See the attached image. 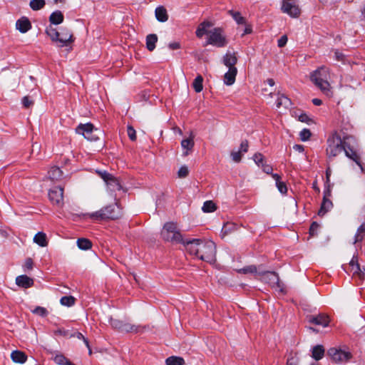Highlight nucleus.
I'll return each instance as SVG.
<instances>
[{"instance_id": "nucleus-56", "label": "nucleus", "mask_w": 365, "mask_h": 365, "mask_svg": "<svg viewBox=\"0 0 365 365\" xmlns=\"http://www.w3.org/2000/svg\"><path fill=\"white\" fill-rule=\"evenodd\" d=\"M262 170L267 174H272L273 168L271 165L266 164L265 163L260 166Z\"/></svg>"}, {"instance_id": "nucleus-54", "label": "nucleus", "mask_w": 365, "mask_h": 365, "mask_svg": "<svg viewBox=\"0 0 365 365\" xmlns=\"http://www.w3.org/2000/svg\"><path fill=\"white\" fill-rule=\"evenodd\" d=\"M22 104L24 108H29L31 106L34 104V101H31L29 96H24L22 98Z\"/></svg>"}, {"instance_id": "nucleus-23", "label": "nucleus", "mask_w": 365, "mask_h": 365, "mask_svg": "<svg viewBox=\"0 0 365 365\" xmlns=\"http://www.w3.org/2000/svg\"><path fill=\"white\" fill-rule=\"evenodd\" d=\"M155 14L157 20L160 22H165L168 19L167 11L163 6L157 7L155 11Z\"/></svg>"}, {"instance_id": "nucleus-14", "label": "nucleus", "mask_w": 365, "mask_h": 365, "mask_svg": "<svg viewBox=\"0 0 365 365\" xmlns=\"http://www.w3.org/2000/svg\"><path fill=\"white\" fill-rule=\"evenodd\" d=\"M222 62L228 68L235 67L237 62V53L235 51L227 52L223 56Z\"/></svg>"}, {"instance_id": "nucleus-1", "label": "nucleus", "mask_w": 365, "mask_h": 365, "mask_svg": "<svg viewBox=\"0 0 365 365\" xmlns=\"http://www.w3.org/2000/svg\"><path fill=\"white\" fill-rule=\"evenodd\" d=\"M356 139L349 135L334 132L327 139V155L330 157H336L343 150L349 158L354 161L363 170V164L360 156L356 152Z\"/></svg>"}, {"instance_id": "nucleus-26", "label": "nucleus", "mask_w": 365, "mask_h": 365, "mask_svg": "<svg viewBox=\"0 0 365 365\" xmlns=\"http://www.w3.org/2000/svg\"><path fill=\"white\" fill-rule=\"evenodd\" d=\"M49 21L52 24L58 25L63 22V15L61 11H56L49 16Z\"/></svg>"}, {"instance_id": "nucleus-48", "label": "nucleus", "mask_w": 365, "mask_h": 365, "mask_svg": "<svg viewBox=\"0 0 365 365\" xmlns=\"http://www.w3.org/2000/svg\"><path fill=\"white\" fill-rule=\"evenodd\" d=\"M276 186L278 189V190L282 193V194H287V185L284 182L282 181L281 180L277 181L276 182Z\"/></svg>"}, {"instance_id": "nucleus-34", "label": "nucleus", "mask_w": 365, "mask_h": 365, "mask_svg": "<svg viewBox=\"0 0 365 365\" xmlns=\"http://www.w3.org/2000/svg\"><path fill=\"white\" fill-rule=\"evenodd\" d=\"M45 0H31L29 3V6L34 11H38L42 9L45 6Z\"/></svg>"}, {"instance_id": "nucleus-7", "label": "nucleus", "mask_w": 365, "mask_h": 365, "mask_svg": "<svg viewBox=\"0 0 365 365\" xmlns=\"http://www.w3.org/2000/svg\"><path fill=\"white\" fill-rule=\"evenodd\" d=\"M109 322L113 329H117L119 331L138 333L141 329L139 326H135L117 319L110 318Z\"/></svg>"}, {"instance_id": "nucleus-62", "label": "nucleus", "mask_w": 365, "mask_h": 365, "mask_svg": "<svg viewBox=\"0 0 365 365\" xmlns=\"http://www.w3.org/2000/svg\"><path fill=\"white\" fill-rule=\"evenodd\" d=\"M330 176H331V170L328 168L326 170V182L325 184H330Z\"/></svg>"}, {"instance_id": "nucleus-37", "label": "nucleus", "mask_w": 365, "mask_h": 365, "mask_svg": "<svg viewBox=\"0 0 365 365\" xmlns=\"http://www.w3.org/2000/svg\"><path fill=\"white\" fill-rule=\"evenodd\" d=\"M264 274H267V275L270 276L271 277L269 279H272L274 282H275L277 284V286L279 288L280 292H283V288L282 287V286L280 284L279 276L276 272H265L264 273Z\"/></svg>"}, {"instance_id": "nucleus-30", "label": "nucleus", "mask_w": 365, "mask_h": 365, "mask_svg": "<svg viewBox=\"0 0 365 365\" xmlns=\"http://www.w3.org/2000/svg\"><path fill=\"white\" fill-rule=\"evenodd\" d=\"M228 14L233 18L238 25L245 24L246 20L242 16L239 11H235L233 10H229Z\"/></svg>"}, {"instance_id": "nucleus-17", "label": "nucleus", "mask_w": 365, "mask_h": 365, "mask_svg": "<svg viewBox=\"0 0 365 365\" xmlns=\"http://www.w3.org/2000/svg\"><path fill=\"white\" fill-rule=\"evenodd\" d=\"M59 37L58 41L61 43H73V38L71 31L67 29H62L60 32H58Z\"/></svg>"}, {"instance_id": "nucleus-38", "label": "nucleus", "mask_w": 365, "mask_h": 365, "mask_svg": "<svg viewBox=\"0 0 365 365\" xmlns=\"http://www.w3.org/2000/svg\"><path fill=\"white\" fill-rule=\"evenodd\" d=\"M334 58L336 61H340L342 63H346L348 61L346 56L338 49L334 51Z\"/></svg>"}, {"instance_id": "nucleus-40", "label": "nucleus", "mask_w": 365, "mask_h": 365, "mask_svg": "<svg viewBox=\"0 0 365 365\" xmlns=\"http://www.w3.org/2000/svg\"><path fill=\"white\" fill-rule=\"evenodd\" d=\"M46 34L53 41H58L59 34L56 29L49 27L46 29Z\"/></svg>"}, {"instance_id": "nucleus-21", "label": "nucleus", "mask_w": 365, "mask_h": 365, "mask_svg": "<svg viewBox=\"0 0 365 365\" xmlns=\"http://www.w3.org/2000/svg\"><path fill=\"white\" fill-rule=\"evenodd\" d=\"M106 185L108 190L111 192L120 191L123 188L119 180L114 176L106 183Z\"/></svg>"}, {"instance_id": "nucleus-61", "label": "nucleus", "mask_w": 365, "mask_h": 365, "mask_svg": "<svg viewBox=\"0 0 365 365\" xmlns=\"http://www.w3.org/2000/svg\"><path fill=\"white\" fill-rule=\"evenodd\" d=\"M244 25L245 26V27L242 33V36H244L247 34H250L252 32V27L250 25L247 24L246 22H245V24H244Z\"/></svg>"}, {"instance_id": "nucleus-51", "label": "nucleus", "mask_w": 365, "mask_h": 365, "mask_svg": "<svg viewBox=\"0 0 365 365\" xmlns=\"http://www.w3.org/2000/svg\"><path fill=\"white\" fill-rule=\"evenodd\" d=\"M324 187L323 199H329L331 196V184H325Z\"/></svg>"}, {"instance_id": "nucleus-16", "label": "nucleus", "mask_w": 365, "mask_h": 365, "mask_svg": "<svg viewBox=\"0 0 365 365\" xmlns=\"http://www.w3.org/2000/svg\"><path fill=\"white\" fill-rule=\"evenodd\" d=\"M31 27L29 20L26 17H22L16 23V28L21 33H26Z\"/></svg>"}, {"instance_id": "nucleus-52", "label": "nucleus", "mask_w": 365, "mask_h": 365, "mask_svg": "<svg viewBox=\"0 0 365 365\" xmlns=\"http://www.w3.org/2000/svg\"><path fill=\"white\" fill-rule=\"evenodd\" d=\"M188 174H189L188 168L185 165L180 167V168L179 169V170L178 172V175L180 178L187 177L188 175Z\"/></svg>"}, {"instance_id": "nucleus-42", "label": "nucleus", "mask_w": 365, "mask_h": 365, "mask_svg": "<svg viewBox=\"0 0 365 365\" xmlns=\"http://www.w3.org/2000/svg\"><path fill=\"white\" fill-rule=\"evenodd\" d=\"M257 267L255 265L246 266L238 270L239 273L254 274L257 272Z\"/></svg>"}, {"instance_id": "nucleus-25", "label": "nucleus", "mask_w": 365, "mask_h": 365, "mask_svg": "<svg viewBox=\"0 0 365 365\" xmlns=\"http://www.w3.org/2000/svg\"><path fill=\"white\" fill-rule=\"evenodd\" d=\"M324 349L322 345H317L313 347L312 356L317 361L322 359L324 355Z\"/></svg>"}, {"instance_id": "nucleus-60", "label": "nucleus", "mask_w": 365, "mask_h": 365, "mask_svg": "<svg viewBox=\"0 0 365 365\" xmlns=\"http://www.w3.org/2000/svg\"><path fill=\"white\" fill-rule=\"evenodd\" d=\"M299 120L303 123H308L310 120V118L306 113H302L299 116Z\"/></svg>"}, {"instance_id": "nucleus-19", "label": "nucleus", "mask_w": 365, "mask_h": 365, "mask_svg": "<svg viewBox=\"0 0 365 365\" xmlns=\"http://www.w3.org/2000/svg\"><path fill=\"white\" fill-rule=\"evenodd\" d=\"M48 175L51 180L57 181L61 179L63 172L58 167L53 166L48 170Z\"/></svg>"}, {"instance_id": "nucleus-49", "label": "nucleus", "mask_w": 365, "mask_h": 365, "mask_svg": "<svg viewBox=\"0 0 365 365\" xmlns=\"http://www.w3.org/2000/svg\"><path fill=\"white\" fill-rule=\"evenodd\" d=\"M157 41L158 36L156 34H149L146 38V46H155Z\"/></svg>"}, {"instance_id": "nucleus-20", "label": "nucleus", "mask_w": 365, "mask_h": 365, "mask_svg": "<svg viewBox=\"0 0 365 365\" xmlns=\"http://www.w3.org/2000/svg\"><path fill=\"white\" fill-rule=\"evenodd\" d=\"M212 27V24L209 21H204L201 23L196 31V35L198 37H202L204 34H209L210 29Z\"/></svg>"}, {"instance_id": "nucleus-39", "label": "nucleus", "mask_w": 365, "mask_h": 365, "mask_svg": "<svg viewBox=\"0 0 365 365\" xmlns=\"http://www.w3.org/2000/svg\"><path fill=\"white\" fill-rule=\"evenodd\" d=\"M181 145L184 149L191 150L194 147L193 138L183 139L181 142Z\"/></svg>"}, {"instance_id": "nucleus-24", "label": "nucleus", "mask_w": 365, "mask_h": 365, "mask_svg": "<svg viewBox=\"0 0 365 365\" xmlns=\"http://www.w3.org/2000/svg\"><path fill=\"white\" fill-rule=\"evenodd\" d=\"M34 242L41 247H46L48 245L46 235L43 232H38L34 237Z\"/></svg>"}, {"instance_id": "nucleus-15", "label": "nucleus", "mask_w": 365, "mask_h": 365, "mask_svg": "<svg viewBox=\"0 0 365 365\" xmlns=\"http://www.w3.org/2000/svg\"><path fill=\"white\" fill-rule=\"evenodd\" d=\"M228 71L224 76V83L227 86L232 85L235 81V78L237 73L236 67L228 68Z\"/></svg>"}, {"instance_id": "nucleus-33", "label": "nucleus", "mask_w": 365, "mask_h": 365, "mask_svg": "<svg viewBox=\"0 0 365 365\" xmlns=\"http://www.w3.org/2000/svg\"><path fill=\"white\" fill-rule=\"evenodd\" d=\"M53 361L58 365H66L70 360L67 359L63 354L57 353L53 356Z\"/></svg>"}, {"instance_id": "nucleus-27", "label": "nucleus", "mask_w": 365, "mask_h": 365, "mask_svg": "<svg viewBox=\"0 0 365 365\" xmlns=\"http://www.w3.org/2000/svg\"><path fill=\"white\" fill-rule=\"evenodd\" d=\"M166 365H184L185 360L182 357L172 356L166 359Z\"/></svg>"}, {"instance_id": "nucleus-47", "label": "nucleus", "mask_w": 365, "mask_h": 365, "mask_svg": "<svg viewBox=\"0 0 365 365\" xmlns=\"http://www.w3.org/2000/svg\"><path fill=\"white\" fill-rule=\"evenodd\" d=\"M127 133H128V135L130 140H132V141L136 140V138H137L136 131L132 125H128Z\"/></svg>"}, {"instance_id": "nucleus-43", "label": "nucleus", "mask_w": 365, "mask_h": 365, "mask_svg": "<svg viewBox=\"0 0 365 365\" xmlns=\"http://www.w3.org/2000/svg\"><path fill=\"white\" fill-rule=\"evenodd\" d=\"M71 336L76 337L78 339H82L85 343L86 346L88 348L89 354H91L92 351L89 345V341L87 338H86L81 332H75Z\"/></svg>"}, {"instance_id": "nucleus-36", "label": "nucleus", "mask_w": 365, "mask_h": 365, "mask_svg": "<svg viewBox=\"0 0 365 365\" xmlns=\"http://www.w3.org/2000/svg\"><path fill=\"white\" fill-rule=\"evenodd\" d=\"M76 299L73 296L62 297L60 302L63 306L71 307L75 304Z\"/></svg>"}, {"instance_id": "nucleus-8", "label": "nucleus", "mask_w": 365, "mask_h": 365, "mask_svg": "<svg viewBox=\"0 0 365 365\" xmlns=\"http://www.w3.org/2000/svg\"><path fill=\"white\" fill-rule=\"evenodd\" d=\"M327 355L336 363L346 362L352 357L349 351H343L335 347L330 348L327 351Z\"/></svg>"}, {"instance_id": "nucleus-55", "label": "nucleus", "mask_w": 365, "mask_h": 365, "mask_svg": "<svg viewBox=\"0 0 365 365\" xmlns=\"http://www.w3.org/2000/svg\"><path fill=\"white\" fill-rule=\"evenodd\" d=\"M242 155L241 151L231 153L232 158L233 161H235L236 163H239L241 161Z\"/></svg>"}, {"instance_id": "nucleus-22", "label": "nucleus", "mask_w": 365, "mask_h": 365, "mask_svg": "<svg viewBox=\"0 0 365 365\" xmlns=\"http://www.w3.org/2000/svg\"><path fill=\"white\" fill-rule=\"evenodd\" d=\"M333 207L332 202L330 199H323L321 207L318 212L319 216H324Z\"/></svg>"}, {"instance_id": "nucleus-5", "label": "nucleus", "mask_w": 365, "mask_h": 365, "mask_svg": "<svg viewBox=\"0 0 365 365\" xmlns=\"http://www.w3.org/2000/svg\"><path fill=\"white\" fill-rule=\"evenodd\" d=\"M161 237L165 241L176 244L182 243L186 245V241L183 240L177 224L173 222H168L164 225L161 231Z\"/></svg>"}, {"instance_id": "nucleus-3", "label": "nucleus", "mask_w": 365, "mask_h": 365, "mask_svg": "<svg viewBox=\"0 0 365 365\" xmlns=\"http://www.w3.org/2000/svg\"><path fill=\"white\" fill-rule=\"evenodd\" d=\"M330 72L329 68L322 66L310 73V81L327 96L332 95L331 88L329 82Z\"/></svg>"}, {"instance_id": "nucleus-2", "label": "nucleus", "mask_w": 365, "mask_h": 365, "mask_svg": "<svg viewBox=\"0 0 365 365\" xmlns=\"http://www.w3.org/2000/svg\"><path fill=\"white\" fill-rule=\"evenodd\" d=\"M186 248L190 255L207 262H214L216 260V245L214 242L202 241L200 239H192L186 241Z\"/></svg>"}, {"instance_id": "nucleus-31", "label": "nucleus", "mask_w": 365, "mask_h": 365, "mask_svg": "<svg viewBox=\"0 0 365 365\" xmlns=\"http://www.w3.org/2000/svg\"><path fill=\"white\" fill-rule=\"evenodd\" d=\"M77 245L79 249L88 250L91 248L92 242L86 238H80L77 240Z\"/></svg>"}, {"instance_id": "nucleus-53", "label": "nucleus", "mask_w": 365, "mask_h": 365, "mask_svg": "<svg viewBox=\"0 0 365 365\" xmlns=\"http://www.w3.org/2000/svg\"><path fill=\"white\" fill-rule=\"evenodd\" d=\"M319 227V225H318L317 222H313L311 224L310 227H309V235H312V236L316 235Z\"/></svg>"}, {"instance_id": "nucleus-4", "label": "nucleus", "mask_w": 365, "mask_h": 365, "mask_svg": "<svg viewBox=\"0 0 365 365\" xmlns=\"http://www.w3.org/2000/svg\"><path fill=\"white\" fill-rule=\"evenodd\" d=\"M91 219L96 220H117L122 215L121 210L117 203L102 207L100 210L89 215Z\"/></svg>"}, {"instance_id": "nucleus-18", "label": "nucleus", "mask_w": 365, "mask_h": 365, "mask_svg": "<svg viewBox=\"0 0 365 365\" xmlns=\"http://www.w3.org/2000/svg\"><path fill=\"white\" fill-rule=\"evenodd\" d=\"M11 358L15 363L24 364L27 360V355L21 351H13L11 354Z\"/></svg>"}, {"instance_id": "nucleus-57", "label": "nucleus", "mask_w": 365, "mask_h": 365, "mask_svg": "<svg viewBox=\"0 0 365 365\" xmlns=\"http://www.w3.org/2000/svg\"><path fill=\"white\" fill-rule=\"evenodd\" d=\"M248 141L247 140H245L242 141L240 144V150L239 151H241V153H247L248 150Z\"/></svg>"}, {"instance_id": "nucleus-28", "label": "nucleus", "mask_w": 365, "mask_h": 365, "mask_svg": "<svg viewBox=\"0 0 365 365\" xmlns=\"http://www.w3.org/2000/svg\"><path fill=\"white\" fill-rule=\"evenodd\" d=\"M237 230V225L233 222H227L224 224L222 228V237L231 233L232 232Z\"/></svg>"}, {"instance_id": "nucleus-11", "label": "nucleus", "mask_w": 365, "mask_h": 365, "mask_svg": "<svg viewBox=\"0 0 365 365\" xmlns=\"http://www.w3.org/2000/svg\"><path fill=\"white\" fill-rule=\"evenodd\" d=\"M48 198L53 204L61 205L63 200V188L54 187L51 189L48 192Z\"/></svg>"}, {"instance_id": "nucleus-46", "label": "nucleus", "mask_w": 365, "mask_h": 365, "mask_svg": "<svg viewBox=\"0 0 365 365\" xmlns=\"http://www.w3.org/2000/svg\"><path fill=\"white\" fill-rule=\"evenodd\" d=\"M97 173L104 180L106 183L110 181L111 178L113 177V175L106 171H97Z\"/></svg>"}, {"instance_id": "nucleus-12", "label": "nucleus", "mask_w": 365, "mask_h": 365, "mask_svg": "<svg viewBox=\"0 0 365 365\" xmlns=\"http://www.w3.org/2000/svg\"><path fill=\"white\" fill-rule=\"evenodd\" d=\"M308 322L310 324L327 327L329 324L330 319L329 317L326 314H319L315 316L311 315L308 317Z\"/></svg>"}, {"instance_id": "nucleus-63", "label": "nucleus", "mask_w": 365, "mask_h": 365, "mask_svg": "<svg viewBox=\"0 0 365 365\" xmlns=\"http://www.w3.org/2000/svg\"><path fill=\"white\" fill-rule=\"evenodd\" d=\"M287 365H298V361L297 359L292 357L290 359H288L287 361Z\"/></svg>"}, {"instance_id": "nucleus-10", "label": "nucleus", "mask_w": 365, "mask_h": 365, "mask_svg": "<svg viewBox=\"0 0 365 365\" xmlns=\"http://www.w3.org/2000/svg\"><path fill=\"white\" fill-rule=\"evenodd\" d=\"M208 43L210 44H226L225 35L221 28H214L209 31Z\"/></svg>"}, {"instance_id": "nucleus-50", "label": "nucleus", "mask_w": 365, "mask_h": 365, "mask_svg": "<svg viewBox=\"0 0 365 365\" xmlns=\"http://www.w3.org/2000/svg\"><path fill=\"white\" fill-rule=\"evenodd\" d=\"M253 160L259 167L264 163V156L262 153H257L253 155Z\"/></svg>"}, {"instance_id": "nucleus-13", "label": "nucleus", "mask_w": 365, "mask_h": 365, "mask_svg": "<svg viewBox=\"0 0 365 365\" xmlns=\"http://www.w3.org/2000/svg\"><path fill=\"white\" fill-rule=\"evenodd\" d=\"M16 284L20 287L27 289L31 287L34 285V282L32 278L23 274L18 276L16 278Z\"/></svg>"}, {"instance_id": "nucleus-59", "label": "nucleus", "mask_w": 365, "mask_h": 365, "mask_svg": "<svg viewBox=\"0 0 365 365\" xmlns=\"http://www.w3.org/2000/svg\"><path fill=\"white\" fill-rule=\"evenodd\" d=\"M287 36L286 35H283L278 39V45L277 46H285L287 43Z\"/></svg>"}, {"instance_id": "nucleus-41", "label": "nucleus", "mask_w": 365, "mask_h": 365, "mask_svg": "<svg viewBox=\"0 0 365 365\" xmlns=\"http://www.w3.org/2000/svg\"><path fill=\"white\" fill-rule=\"evenodd\" d=\"M31 312L33 314L43 317H46L48 314V312L46 308H44L43 307H40V306L36 307Z\"/></svg>"}, {"instance_id": "nucleus-35", "label": "nucleus", "mask_w": 365, "mask_h": 365, "mask_svg": "<svg viewBox=\"0 0 365 365\" xmlns=\"http://www.w3.org/2000/svg\"><path fill=\"white\" fill-rule=\"evenodd\" d=\"M290 104L291 101L289 98L284 96L279 97L276 101V106L277 108H280L281 106H284L287 108Z\"/></svg>"}, {"instance_id": "nucleus-29", "label": "nucleus", "mask_w": 365, "mask_h": 365, "mask_svg": "<svg viewBox=\"0 0 365 365\" xmlns=\"http://www.w3.org/2000/svg\"><path fill=\"white\" fill-rule=\"evenodd\" d=\"M203 78L201 75H198L192 82V88L196 93H200L203 89Z\"/></svg>"}, {"instance_id": "nucleus-64", "label": "nucleus", "mask_w": 365, "mask_h": 365, "mask_svg": "<svg viewBox=\"0 0 365 365\" xmlns=\"http://www.w3.org/2000/svg\"><path fill=\"white\" fill-rule=\"evenodd\" d=\"M312 101L314 106H321L322 104V101L319 98H313Z\"/></svg>"}, {"instance_id": "nucleus-32", "label": "nucleus", "mask_w": 365, "mask_h": 365, "mask_svg": "<svg viewBox=\"0 0 365 365\" xmlns=\"http://www.w3.org/2000/svg\"><path fill=\"white\" fill-rule=\"evenodd\" d=\"M202 210L204 212H212L217 210L216 204L212 200L205 201Z\"/></svg>"}, {"instance_id": "nucleus-6", "label": "nucleus", "mask_w": 365, "mask_h": 365, "mask_svg": "<svg viewBox=\"0 0 365 365\" xmlns=\"http://www.w3.org/2000/svg\"><path fill=\"white\" fill-rule=\"evenodd\" d=\"M76 132L78 134L83 135L85 138L90 141H96L99 139V135L102 133L101 130L96 128L91 123L86 124H79Z\"/></svg>"}, {"instance_id": "nucleus-45", "label": "nucleus", "mask_w": 365, "mask_h": 365, "mask_svg": "<svg viewBox=\"0 0 365 365\" xmlns=\"http://www.w3.org/2000/svg\"><path fill=\"white\" fill-rule=\"evenodd\" d=\"M312 135V133L309 129L304 128L299 133L300 139L302 141L308 140Z\"/></svg>"}, {"instance_id": "nucleus-58", "label": "nucleus", "mask_w": 365, "mask_h": 365, "mask_svg": "<svg viewBox=\"0 0 365 365\" xmlns=\"http://www.w3.org/2000/svg\"><path fill=\"white\" fill-rule=\"evenodd\" d=\"M33 264H34V262H33L32 259L27 258L24 263V268L31 270L33 269Z\"/></svg>"}, {"instance_id": "nucleus-44", "label": "nucleus", "mask_w": 365, "mask_h": 365, "mask_svg": "<svg viewBox=\"0 0 365 365\" xmlns=\"http://www.w3.org/2000/svg\"><path fill=\"white\" fill-rule=\"evenodd\" d=\"M349 264L353 268L355 267L356 269L354 273H359L361 272L360 265L358 262V257L357 255H354L351 260L349 262Z\"/></svg>"}, {"instance_id": "nucleus-9", "label": "nucleus", "mask_w": 365, "mask_h": 365, "mask_svg": "<svg viewBox=\"0 0 365 365\" xmlns=\"http://www.w3.org/2000/svg\"><path fill=\"white\" fill-rule=\"evenodd\" d=\"M281 11L292 18H298L301 14V9L297 4L287 0L282 1Z\"/></svg>"}]
</instances>
